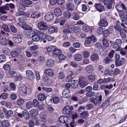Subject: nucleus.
I'll return each mask as SVG.
<instances>
[{"instance_id":"nucleus-1","label":"nucleus","mask_w":127,"mask_h":127,"mask_svg":"<svg viewBox=\"0 0 127 127\" xmlns=\"http://www.w3.org/2000/svg\"><path fill=\"white\" fill-rule=\"evenodd\" d=\"M102 100V96L101 95L96 96L95 99L91 98L89 99L90 102L93 103L96 106H99Z\"/></svg>"},{"instance_id":"nucleus-2","label":"nucleus","mask_w":127,"mask_h":127,"mask_svg":"<svg viewBox=\"0 0 127 127\" xmlns=\"http://www.w3.org/2000/svg\"><path fill=\"white\" fill-rule=\"evenodd\" d=\"M38 28L41 30H46L48 28L47 24L43 21H40L37 23Z\"/></svg>"},{"instance_id":"nucleus-3","label":"nucleus","mask_w":127,"mask_h":127,"mask_svg":"<svg viewBox=\"0 0 127 127\" xmlns=\"http://www.w3.org/2000/svg\"><path fill=\"white\" fill-rule=\"evenodd\" d=\"M26 74L29 80L32 81L35 78V76L34 73L31 70H28L26 71Z\"/></svg>"},{"instance_id":"nucleus-4","label":"nucleus","mask_w":127,"mask_h":127,"mask_svg":"<svg viewBox=\"0 0 127 127\" xmlns=\"http://www.w3.org/2000/svg\"><path fill=\"white\" fill-rule=\"evenodd\" d=\"M13 41L16 43H19L21 42L22 40V36L18 34L14 35L12 38Z\"/></svg>"},{"instance_id":"nucleus-5","label":"nucleus","mask_w":127,"mask_h":127,"mask_svg":"<svg viewBox=\"0 0 127 127\" xmlns=\"http://www.w3.org/2000/svg\"><path fill=\"white\" fill-rule=\"evenodd\" d=\"M73 109L72 106H65L63 109V113L66 115H68L69 114L71 110Z\"/></svg>"},{"instance_id":"nucleus-6","label":"nucleus","mask_w":127,"mask_h":127,"mask_svg":"<svg viewBox=\"0 0 127 127\" xmlns=\"http://www.w3.org/2000/svg\"><path fill=\"white\" fill-rule=\"evenodd\" d=\"M98 24L99 26L105 27L108 25V23L106 20V18L104 17L102 18L101 19Z\"/></svg>"},{"instance_id":"nucleus-7","label":"nucleus","mask_w":127,"mask_h":127,"mask_svg":"<svg viewBox=\"0 0 127 127\" xmlns=\"http://www.w3.org/2000/svg\"><path fill=\"white\" fill-rule=\"evenodd\" d=\"M122 44L121 40L120 39H117L112 44V46L113 48L118 49L120 48L119 46H120Z\"/></svg>"},{"instance_id":"nucleus-8","label":"nucleus","mask_w":127,"mask_h":127,"mask_svg":"<svg viewBox=\"0 0 127 127\" xmlns=\"http://www.w3.org/2000/svg\"><path fill=\"white\" fill-rule=\"evenodd\" d=\"M54 14L52 12H50L47 13L45 16V20L47 21L53 20L54 18Z\"/></svg>"},{"instance_id":"nucleus-9","label":"nucleus","mask_w":127,"mask_h":127,"mask_svg":"<svg viewBox=\"0 0 127 127\" xmlns=\"http://www.w3.org/2000/svg\"><path fill=\"white\" fill-rule=\"evenodd\" d=\"M94 7H95L97 11L99 12H102L105 10L104 6L100 3H95Z\"/></svg>"},{"instance_id":"nucleus-10","label":"nucleus","mask_w":127,"mask_h":127,"mask_svg":"<svg viewBox=\"0 0 127 127\" xmlns=\"http://www.w3.org/2000/svg\"><path fill=\"white\" fill-rule=\"evenodd\" d=\"M70 92L68 89H65L63 91L62 95L64 98H67L70 96Z\"/></svg>"},{"instance_id":"nucleus-11","label":"nucleus","mask_w":127,"mask_h":127,"mask_svg":"<svg viewBox=\"0 0 127 127\" xmlns=\"http://www.w3.org/2000/svg\"><path fill=\"white\" fill-rule=\"evenodd\" d=\"M74 4L73 2H70L66 3V8L67 10L72 11L74 9Z\"/></svg>"},{"instance_id":"nucleus-12","label":"nucleus","mask_w":127,"mask_h":127,"mask_svg":"<svg viewBox=\"0 0 127 127\" xmlns=\"http://www.w3.org/2000/svg\"><path fill=\"white\" fill-rule=\"evenodd\" d=\"M20 93L21 95L22 96H25L27 94V89L25 86L20 87L19 88Z\"/></svg>"},{"instance_id":"nucleus-13","label":"nucleus","mask_w":127,"mask_h":127,"mask_svg":"<svg viewBox=\"0 0 127 127\" xmlns=\"http://www.w3.org/2000/svg\"><path fill=\"white\" fill-rule=\"evenodd\" d=\"M117 10L119 12L123 11L124 10H126V7L125 5L122 3L121 4H117L116 6Z\"/></svg>"},{"instance_id":"nucleus-14","label":"nucleus","mask_w":127,"mask_h":127,"mask_svg":"<svg viewBox=\"0 0 127 127\" xmlns=\"http://www.w3.org/2000/svg\"><path fill=\"white\" fill-rule=\"evenodd\" d=\"M54 63L55 62L54 60L50 59H48L46 61V65L48 67H51L54 65Z\"/></svg>"},{"instance_id":"nucleus-15","label":"nucleus","mask_w":127,"mask_h":127,"mask_svg":"<svg viewBox=\"0 0 127 127\" xmlns=\"http://www.w3.org/2000/svg\"><path fill=\"white\" fill-rule=\"evenodd\" d=\"M7 5H8V4L7 3L5 6L0 7V12L1 13L3 14L6 13L7 12L5 10H8L9 9V7L7 6Z\"/></svg>"},{"instance_id":"nucleus-16","label":"nucleus","mask_w":127,"mask_h":127,"mask_svg":"<svg viewBox=\"0 0 127 127\" xmlns=\"http://www.w3.org/2000/svg\"><path fill=\"white\" fill-rule=\"evenodd\" d=\"M41 16L40 13L38 11H35L32 14L31 16V18L35 19L38 18Z\"/></svg>"},{"instance_id":"nucleus-17","label":"nucleus","mask_w":127,"mask_h":127,"mask_svg":"<svg viewBox=\"0 0 127 127\" xmlns=\"http://www.w3.org/2000/svg\"><path fill=\"white\" fill-rule=\"evenodd\" d=\"M23 22H19L18 23V24L20 26H21L25 30H30L32 29V28L28 25L25 24H24V26H23Z\"/></svg>"},{"instance_id":"nucleus-18","label":"nucleus","mask_w":127,"mask_h":127,"mask_svg":"<svg viewBox=\"0 0 127 127\" xmlns=\"http://www.w3.org/2000/svg\"><path fill=\"white\" fill-rule=\"evenodd\" d=\"M74 60L76 61H81L82 58V55L79 53H76L74 56Z\"/></svg>"},{"instance_id":"nucleus-19","label":"nucleus","mask_w":127,"mask_h":127,"mask_svg":"<svg viewBox=\"0 0 127 127\" xmlns=\"http://www.w3.org/2000/svg\"><path fill=\"white\" fill-rule=\"evenodd\" d=\"M89 115L88 111H86L82 112L80 114V117L84 119L88 117Z\"/></svg>"},{"instance_id":"nucleus-20","label":"nucleus","mask_w":127,"mask_h":127,"mask_svg":"<svg viewBox=\"0 0 127 127\" xmlns=\"http://www.w3.org/2000/svg\"><path fill=\"white\" fill-rule=\"evenodd\" d=\"M59 120L61 123H65L67 122L68 118L65 116H62L59 118Z\"/></svg>"},{"instance_id":"nucleus-21","label":"nucleus","mask_w":127,"mask_h":127,"mask_svg":"<svg viewBox=\"0 0 127 127\" xmlns=\"http://www.w3.org/2000/svg\"><path fill=\"white\" fill-rule=\"evenodd\" d=\"M21 53L20 51L17 50L16 51H12L10 52L11 56L14 57H18L19 54Z\"/></svg>"},{"instance_id":"nucleus-22","label":"nucleus","mask_w":127,"mask_h":127,"mask_svg":"<svg viewBox=\"0 0 127 127\" xmlns=\"http://www.w3.org/2000/svg\"><path fill=\"white\" fill-rule=\"evenodd\" d=\"M4 112L6 114L7 118L11 117L13 114V111L11 110L7 111L5 110L4 111Z\"/></svg>"},{"instance_id":"nucleus-23","label":"nucleus","mask_w":127,"mask_h":127,"mask_svg":"<svg viewBox=\"0 0 127 127\" xmlns=\"http://www.w3.org/2000/svg\"><path fill=\"white\" fill-rule=\"evenodd\" d=\"M3 53L6 55H9L11 51L9 48L7 47L3 48L2 50Z\"/></svg>"},{"instance_id":"nucleus-24","label":"nucleus","mask_w":127,"mask_h":127,"mask_svg":"<svg viewBox=\"0 0 127 127\" xmlns=\"http://www.w3.org/2000/svg\"><path fill=\"white\" fill-rule=\"evenodd\" d=\"M44 72L45 73L48 75L50 76H53L54 75L52 70L50 68L45 69Z\"/></svg>"},{"instance_id":"nucleus-25","label":"nucleus","mask_w":127,"mask_h":127,"mask_svg":"<svg viewBox=\"0 0 127 127\" xmlns=\"http://www.w3.org/2000/svg\"><path fill=\"white\" fill-rule=\"evenodd\" d=\"M93 67L91 65H89L86 66L85 68L86 72L88 73H91L93 71Z\"/></svg>"},{"instance_id":"nucleus-26","label":"nucleus","mask_w":127,"mask_h":127,"mask_svg":"<svg viewBox=\"0 0 127 127\" xmlns=\"http://www.w3.org/2000/svg\"><path fill=\"white\" fill-rule=\"evenodd\" d=\"M48 29V32L50 33L56 32L58 31V30L57 28L54 27H50Z\"/></svg>"},{"instance_id":"nucleus-27","label":"nucleus","mask_w":127,"mask_h":127,"mask_svg":"<svg viewBox=\"0 0 127 127\" xmlns=\"http://www.w3.org/2000/svg\"><path fill=\"white\" fill-rule=\"evenodd\" d=\"M30 113L32 116H36L38 114V110L36 108L32 109L30 111Z\"/></svg>"},{"instance_id":"nucleus-28","label":"nucleus","mask_w":127,"mask_h":127,"mask_svg":"<svg viewBox=\"0 0 127 127\" xmlns=\"http://www.w3.org/2000/svg\"><path fill=\"white\" fill-rule=\"evenodd\" d=\"M54 13L55 15L57 16H61L62 14L61 10L59 8H56L54 10Z\"/></svg>"},{"instance_id":"nucleus-29","label":"nucleus","mask_w":127,"mask_h":127,"mask_svg":"<svg viewBox=\"0 0 127 127\" xmlns=\"http://www.w3.org/2000/svg\"><path fill=\"white\" fill-rule=\"evenodd\" d=\"M38 100L40 101L44 100L46 98V96L44 94H39L38 96Z\"/></svg>"},{"instance_id":"nucleus-30","label":"nucleus","mask_w":127,"mask_h":127,"mask_svg":"<svg viewBox=\"0 0 127 127\" xmlns=\"http://www.w3.org/2000/svg\"><path fill=\"white\" fill-rule=\"evenodd\" d=\"M38 33L39 34L40 38L43 39L46 38L47 35L45 33L42 32H38Z\"/></svg>"},{"instance_id":"nucleus-31","label":"nucleus","mask_w":127,"mask_h":127,"mask_svg":"<svg viewBox=\"0 0 127 127\" xmlns=\"http://www.w3.org/2000/svg\"><path fill=\"white\" fill-rule=\"evenodd\" d=\"M63 15L65 17L69 19L71 17V14L69 12L67 11L64 12Z\"/></svg>"},{"instance_id":"nucleus-32","label":"nucleus","mask_w":127,"mask_h":127,"mask_svg":"<svg viewBox=\"0 0 127 127\" xmlns=\"http://www.w3.org/2000/svg\"><path fill=\"white\" fill-rule=\"evenodd\" d=\"M18 10L20 12H23L25 10V8L24 5L20 4L17 7Z\"/></svg>"},{"instance_id":"nucleus-33","label":"nucleus","mask_w":127,"mask_h":127,"mask_svg":"<svg viewBox=\"0 0 127 127\" xmlns=\"http://www.w3.org/2000/svg\"><path fill=\"white\" fill-rule=\"evenodd\" d=\"M32 40L35 41H38L40 39V37L39 36V34H35L34 35L32 36Z\"/></svg>"},{"instance_id":"nucleus-34","label":"nucleus","mask_w":127,"mask_h":127,"mask_svg":"<svg viewBox=\"0 0 127 127\" xmlns=\"http://www.w3.org/2000/svg\"><path fill=\"white\" fill-rule=\"evenodd\" d=\"M23 114L24 117L26 119H28L30 117V114L29 112L26 110L23 112Z\"/></svg>"},{"instance_id":"nucleus-35","label":"nucleus","mask_w":127,"mask_h":127,"mask_svg":"<svg viewBox=\"0 0 127 127\" xmlns=\"http://www.w3.org/2000/svg\"><path fill=\"white\" fill-rule=\"evenodd\" d=\"M124 59L122 58L120 60H117L115 61L116 65L117 66H120L124 63Z\"/></svg>"},{"instance_id":"nucleus-36","label":"nucleus","mask_w":127,"mask_h":127,"mask_svg":"<svg viewBox=\"0 0 127 127\" xmlns=\"http://www.w3.org/2000/svg\"><path fill=\"white\" fill-rule=\"evenodd\" d=\"M98 55L96 54H94L91 56V59L92 61H95L98 58Z\"/></svg>"},{"instance_id":"nucleus-37","label":"nucleus","mask_w":127,"mask_h":127,"mask_svg":"<svg viewBox=\"0 0 127 127\" xmlns=\"http://www.w3.org/2000/svg\"><path fill=\"white\" fill-rule=\"evenodd\" d=\"M10 123L7 120H4L1 123V125L3 127H7L9 126Z\"/></svg>"},{"instance_id":"nucleus-38","label":"nucleus","mask_w":127,"mask_h":127,"mask_svg":"<svg viewBox=\"0 0 127 127\" xmlns=\"http://www.w3.org/2000/svg\"><path fill=\"white\" fill-rule=\"evenodd\" d=\"M79 84L80 86L82 88H83L86 86L87 84V83L85 80H79Z\"/></svg>"},{"instance_id":"nucleus-39","label":"nucleus","mask_w":127,"mask_h":127,"mask_svg":"<svg viewBox=\"0 0 127 127\" xmlns=\"http://www.w3.org/2000/svg\"><path fill=\"white\" fill-rule=\"evenodd\" d=\"M119 13V15L121 17H126V16H127V12L126 10H124L122 11H121Z\"/></svg>"},{"instance_id":"nucleus-40","label":"nucleus","mask_w":127,"mask_h":127,"mask_svg":"<svg viewBox=\"0 0 127 127\" xmlns=\"http://www.w3.org/2000/svg\"><path fill=\"white\" fill-rule=\"evenodd\" d=\"M95 95V92L94 91H90L86 94V97H89L94 96Z\"/></svg>"},{"instance_id":"nucleus-41","label":"nucleus","mask_w":127,"mask_h":127,"mask_svg":"<svg viewBox=\"0 0 127 127\" xmlns=\"http://www.w3.org/2000/svg\"><path fill=\"white\" fill-rule=\"evenodd\" d=\"M46 48L48 52H50L54 50L55 47L54 46L50 45L46 47Z\"/></svg>"},{"instance_id":"nucleus-42","label":"nucleus","mask_w":127,"mask_h":127,"mask_svg":"<svg viewBox=\"0 0 127 127\" xmlns=\"http://www.w3.org/2000/svg\"><path fill=\"white\" fill-rule=\"evenodd\" d=\"M83 55L84 58L87 59L89 57L90 54L88 51H85L83 52Z\"/></svg>"},{"instance_id":"nucleus-43","label":"nucleus","mask_w":127,"mask_h":127,"mask_svg":"<svg viewBox=\"0 0 127 127\" xmlns=\"http://www.w3.org/2000/svg\"><path fill=\"white\" fill-rule=\"evenodd\" d=\"M97 33L99 35L103 34V28L101 27H99L97 30Z\"/></svg>"},{"instance_id":"nucleus-44","label":"nucleus","mask_w":127,"mask_h":127,"mask_svg":"<svg viewBox=\"0 0 127 127\" xmlns=\"http://www.w3.org/2000/svg\"><path fill=\"white\" fill-rule=\"evenodd\" d=\"M74 83H72L71 84V86L73 88H77L78 86V83L77 80H74Z\"/></svg>"},{"instance_id":"nucleus-45","label":"nucleus","mask_w":127,"mask_h":127,"mask_svg":"<svg viewBox=\"0 0 127 127\" xmlns=\"http://www.w3.org/2000/svg\"><path fill=\"white\" fill-rule=\"evenodd\" d=\"M24 102V101L23 99L20 98L17 100V103L18 105H21L23 104Z\"/></svg>"},{"instance_id":"nucleus-46","label":"nucleus","mask_w":127,"mask_h":127,"mask_svg":"<svg viewBox=\"0 0 127 127\" xmlns=\"http://www.w3.org/2000/svg\"><path fill=\"white\" fill-rule=\"evenodd\" d=\"M0 43L2 45H6L8 43V41L5 38H3L0 41Z\"/></svg>"},{"instance_id":"nucleus-47","label":"nucleus","mask_w":127,"mask_h":127,"mask_svg":"<svg viewBox=\"0 0 127 127\" xmlns=\"http://www.w3.org/2000/svg\"><path fill=\"white\" fill-rule=\"evenodd\" d=\"M6 60V57L4 55H0V63H2L5 61Z\"/></svg>"},{"instance_id":"nucleus-48","label":"nucleus","mask_w":127,"mask_h":127,"mask_svg":"<svg viewBox=\"0 0 127 127\" xmlns=\"http://www.w3.org/2000/svg\"><path fill=\"white\" fill-rule=\"evenodd\" d=\"M88 79L90 81L92 82L95 79V76L94 75H90L88 77Z\"/></svg>"},{"instance_id":"nucleus-49","label":"nucleus","mask_w":127,"mask_h":127,"mask_svg":"<svg viewBox=\"0 0 127 127\" xmlns=\"http://www.w3.org/2000/svg\"><path fill=\"white\" fill-rule=\"evenodd\" d=\"M91 28L89 26L84 25L83 27V30L85 32H88L91 30Z\"/></svg>"},{"instance_id":"nucleus-50","label":"nucleus","mask_w":127,"mask_h":127,"mask_svg":"<svg viewBox=\"0 0 127 127\" xmlns=\"http://www.w3.org/2000/svg\"><path fill=\"white\" fill-rule=\"evenodd\" d=\"M33 31H28L26 32L25 33V36L28 37H31L32 36V33Z\"/></svg>"},{"instance_id":"nucleus-51","label":"nucleus","mask_w":127,"mask_h":127,"mask_svg":"<svg viewBox=\"0 0 127 127\" xmlns=\"http://www.w3.org/2000/svg\"><path fill=\"white\" fill-rule=\"evenodd\" d=\"M42 89L48 93L51 92L53 91L52 89L51 88H46L44 87H42Z\"/></svg>"},{"instance_id":"nucleus-52","label":"nucleus","mask_w":127,"mask_h":127,"mask_svg":"<svg viewBox=\"0 0 127 127\" xmlns=\"http://www.w3.org/2000/svg\"><path fill=\"white\" fill-rule=\"evenodd\" d=\"M53 54L56 55H59L61 53V52L60 50L58 49H56L54 50L53 52Z\"/></svg>"},{"instance_id":"nucleus-53","label":"nucleus","mask_w":127,"mask_h":127,"mask_svg":"<svg viewBox=\"0 0 127 127\" xmlns=\"http://www.w3.org/2000/svg\"><path fill=\"white\" fill-rule=\"evenodd\" d=\"M32 106V101H29L27 102L26 104V106L28 109H30Z\"/></svg>"},{"instance_id":"nucleus-54","label":"nucleus","mask_w":127,"mask_h":127,"mask_svg":"<svg viewBox=\"0 0 127 127\" xmlns=\"http://www.w3.org/2000/svg\"><path fill=\"white\" fill-rule=\"evenodd\" d=\"M10 75L13 77H15L16 76V72L13 70H10L9 71Z\"/></svg>"},{"instance_id":"nucleus-55","label":"nucleus","mask_w":127,"mask_h":127,"mask_svg":"<svg viewBox=\"0 0 127 127\" xmlns=\"http://www.w3.org/2000/svg\"><path fill=\"white\" fill-rule=\"evenodd\" d=\"M24 2L26 5H31L33 3V2L32 1L29 0H24Z\"/></svg>"},{"instance_id":"nucleus-56","label":"nucleus","mask_w":127,"mask_h":127,"mask_svg":"<svg viewBox=\"0 0 127 127\" xmlns=\"http://www.w3.org/2000/svg\"><path fill=\"white\" fill-rule=\"evenodd\" d=\"M80 29L79 26H76L74 27L73 32L75 33H77L80 32Z\"/></svg>"},{"instance_id":"nucleus-57","label":"nucleus","mask_w":127,"mask_h":127,"mask_svg":"<svg viewBox=\"0 0 127 127\" xmlns=\"http://www.w3.org/2000/svg\"><path fill=\"white\" fill-rule=\"evenodd\" d=\"M33 105L35 107H37L38 105V102L37 99H35L33 100Z\"/></svg>"},{"instance_id":"nucleus-58","label":"nucleus","mask_w":127,"mask_h":127,"mask_svg":"<svg viewBox=\"0 0 127 127\" xmlns=\"http://www.w3.org/2000/svg\"><path fill=\"white\" fill-rule=\"evenodd\" d=\"M80 18V16L79 14L78 13H76L74 15L73 17V19L76 20H79Z\"/></svg>"},{"instance_id":"nucleus-59","label":"nucleus","mask_w":127,"mask_h":127,"mask_svg":"<svg viewBox=\"0 0 127 127\" xmlns=\"http://www.w3.org/2000/svg\"><path fill=\"white\" fill-rule=\"evenodd\" d=\"M2 28L5 31L7 32H10V31L9 28L5 24H3L2 26Z\"/></svg>"},{"instance_id":"nucleus-60","label":"nucleus","mask_w":127,"mask_h":127,"mask_svg":"<svg viewBox=\"0 0 127 127\" xmlns=\"http://www.w3.org/2000/svg\"><path fill=\"white\" fill-rule=\"evenodd\" d=\"M10 28L11 31L15 33L17 31L16 28L13 26H10Z\"/></svg>"},{"instance_id":"nucleus-61","label":"nucleus","mask_w":127,"mask_h":127,"mask_svg":"<svg viewBox=\"0 0 127 127\" xmlns=\"http://www.w3.org/2000/svg\"><path fill=\"white\" fill-rule=\"evenodd\" d=\"M59 58L60 60H63L65 59L66 57L64 55L61 54L59 55Z\"/></svg>"},{"instance_id":"nucleus-62","label":"nucleus","mask_w":127,"mask_h":127,"mask_svg":"<svg viewBox=\"0 0 127 127\" xmlns=\"http://www.w3.org/2000/svg\"><path fill=\"white\" fill-rule=\"evenodd\" d=\"M103 43L104 47H107L109 45V43L106 39H104L103 40Z\"/></svg>"},{"instance_id":"nucleus-63","label":"nucleus","mask_w":127,"mask_h":127,"mask_svg":"<svg viewBox=\"0 0 127 127\" xmlns=\"http://www.w3.org/2000/svg\"><path fill=\"white\" fill-rule=\"evenodd\" d=\"M104 35L105 37L108 36L109 34V31L108 30H105L103 31Z\"/></svg>"},{"instance_id":"nucleus-64","label":"nucleus","mask_w":127,"mask_h":127,"mask_svg":"<svg viewBox=\"0 0 127 127\" xmlns=\"http://www.w3.org/2000/svg\"><path fill=\"white\" fill-rule=\"evenodd\" d=\"M64 75L62 72L60 73L58 75V78L60 79H62L64 78Z\"/></svg>"}]
</instances>
